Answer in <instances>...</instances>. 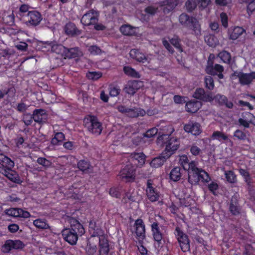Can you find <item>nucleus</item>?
<instances>
[{"label":"nucleus","instance_id":"1","mask_svg":"<svg viewBox=\"0 0 255 255\" xmlns=\"http://www.w3.org/2000/svg\"><path fill=\"white\" fill-rule=\"evenodd\" d=\"M99 241L100 249L99 255H108L109 252V245L108 241L104 235H99L97 238L90 239L85 248V251L87 255H94L97 251L96 243Z\"/></svg>","mask_w":255,"mask_h":255},{"label":"nucleus","instance_id":"2","mask_svg":"<svg viewBox=\"0 0 255 255\" xmlns=\"http://www.w3.org/2000/svg\"><path fill=\"white\" fill-rule=\"evenodd\" d=\"M188 181L192 185H196L200 180L203 182H208L210 177L205 170L198 168L195 161H191L189 166Z\"/></svg>","mask_w":255,"mask_h":255},{"label":"nucleus","instance_id":"3","mask_svg":"<svg viewBox=\"0 0 255 255\" xmlns=\"http://www.w3.org/2000/svg\"><path fill=\"white\" fill-rule=\"evenodd\" d=\"M179 21L183 26L192 29L196 35L201 34L200 24L195 17H190L187 14L183 13L179 16Z\"/></svg>","mask_w":255,"mask_h":255},{"label":"nucleus","instance_id":"4","mask_svg":"<svg viewBox=\"0 0 255 255\" xmlns=\"http://www.w3.org/2000/svg\"><path fill=\"white\" fill-rule=\"evenodd\" d=\"M215 60H217V58H215L213 54H211L208 58L205 71L208 74L218 75L219 79H222L224 77L222 74L224 67L220 64H214Z\"/></svg>","mask_w":255,"mask_h":255},{"label":"nucleus","instance_id":"5","mask_svg":"<svg viewBox=\"0 0 255 255\" xmlns=\"http://www.w3.org/2000/svg\"><path fill=\"white\" fill-rule=\"evenodd\" d=\"M164 139H168L166 142L165 149L164 151L167 154H169L170 157L178 148L180 142L178 138L175 137H169L167 134H162L158 137L157 140H164Z\"/></svg>","mask_w":255,"mask_h":255},{"label":"nucleus","instance_id":"6","mask_svg":"<svg viewBox=\"0 0 255 255\" xmlns=\"http://www.w3.org/2000/svg\"><path fill=\"white\" fill-rule=\"evenodd\" d=\"M85 127L93 134L99 135L102 130V124L95 117H90L84 120Z\"/></svg>","mask_w":255,"mask_h":255},{"label":"nucleus","instance_id":"7","mask_svg":"<svg viewBox=\"0 0 255 255\" xmlns=\"http://www.w3.org/2000/svg\"><path fill=\"white\" fill-rule=\"evenodd\" d=\"M119 176L124 182H132L135 179V170L130 164L127 165L120 171Z\"/></svg>","mask_w":255,"mask_h":255},{"label":"nucleus","instance_id":"8","mask_svg":"<svg viewBox=\"0 0 255 255\" xmlns=\"http://www.w3.org/2000/svg\"><path fill=\"white\" fill-rule=\"evenodd\" d=\"M177 237L181 250L186 252L190 250L189 240L188 236L180 230L179 227L176 228Z\"/></svg>","mask_w":255,"mask_h":255},{"label":"nucleus","instance_id":"9","mask_svg":"<svg viewBox=\"0 0 255 255\" xmlns=\"http://www.w3.org/2000/svg\"><path fill=\"white\" fill-rule=\"evenodd\" d=\"M98 15L97 12L94 10H90L82 16L81 22L84 25L94 24L98 21Z\"/></svg>","mask_w":255,"mask_h":255},{"label":"nucleus","instance_id":"10","mask_svg":"<svg viewBox=\"0 0 255 255\" xmlns=\"http://www.w3.org/2000/svg\"><path fill=\"white\" fill-rule=\"evenodd\" d=\"M193 97L204 102H212L213 101V95L210 92H205L203 88H197L193 94Z\"/></svg>","mask_w":255,"mask_h":255},{"label":"nucleus","instance_id":"11","mask_svg":"<svg viewBox=\"0 0 255 255\" xmlns=\"http://www.w3.org/2000/svg\"><path fill=\"white\" fill-rule=\"evenodd\" d=\"M25 23L27 25L35 26L39 24L42 20L41 14L37 11H29L27 15Z\"/></svg>","mask_w":255,"mask_h":255},{"label":"nucleus","instance_id":"12","mask_svg":"<svg viewBox=\"0 0 255 255\" xmlns=\"http://www.w3.org/2000/svg\"><path fill=\"white\" fill-rule=\"evenodd\" d=\"M235 75L239 78V82L242 85H249L255 79V72L250 73L235 72Z\"/></svg>","mask_w":255,"mask_h":255},{"label":"nucleus","instance_id":"13","mask_svg":"<svg viewBox=\"0 0 255 255\" xmlns=\"http://www.w3.org/2000/svg\"><path fill=\"white\" fill-rule=\"evenodd\" d=\"M24 246L23 243L20 240H7L2 246L3 252H9L12 249H22Z\"/></svg>","mask_w":255,"mask_h":255},{"label":"nucleus","instance_id":"14","mask_svg":"<svg viewBox=\"0 0 255 255\" xmlns=\"http://www.w3.org/2000/svg\"><path fill=\"white\" fill-rule=\"evenodd\" d=\"M142 86L143 83L141 81L133 80L128 82L125 87L124 90L126 93L133 95Z\"/></svg>","mask_w":255,"mask_h":255},{"label":"nucleus","instance_id":"15","mask_svg":"<svg viewBox=\"0 0 255 255\" xmlns=\"http://www.w3.org/2000/svg\"><path fill=\"white\" fill-rule=\"evenodd\" d=\"M184 129L186 132L191 133L194 135H198L202 132L200 125L193 121H190L188 124L185 125Z\"/></svg>","mask_w":255,"mask_h":255},{"label":"nucleus","instance_id":"16","mask_svg":"<svg viewBox=\"0 0 255 255\" xmlns=\"http://www.w3.org/2000/svg\"><path fill=\"white\" fill-rule=\"evenodd\" d=\"M14 165V163L7 156H2L0 158V172L6 173V170L11 169Z\"/></svg>","mask_w":255,"mask_h":255},{"label":"nucleus","instance_id":"17","mask_svg":"<svg viewBox=\"0 0 255 255\" xmlns=\"http://www.w3.org/2000/svg\"><path fill=\"white\" fill-rule=\"evenodd\" d=\"M62 236L66 242L74 245L76 244L79 235L69 229H65L62 232Z\"/></svg>","mask_w":255,"mask_h":255},{"label":"nucleus","instance_id":"18","mask_svg":"<svg viewBox=\"0 0 255 255\" xmlns=\"http://www.w3.org/2000/svg\"><path fill=\"white\" fill-rule=\"evenodd\" d=\"M170 157L169 154H167L164 151L160 156L153 158L150 163V166L157 168L161 166L166 160Z\"/></svg>","mask_w":255,"mask_h":255},{"label":"nucleus","instance_id":"19","mask_svg":"<svg viewBox=\"0 0 255 255\" xmlns=\"http://www.w3.org/2000/svg\"><path fill=\"white\" fill-rule=\"evenodd\" d=\"M146 194L148 199L151 202L157 201L159 198V194L155 189L152 186V183L149 180L147 183Z\"/></svg>","mask_w":255,"mask_h":255},{"label":"nucleus","instance_id":"20","mask_svg":"<svg viewBox=\"0 0 255 255\" xmlns=\"http://www.w3.org/2000/svg\"><path fill=\"white\" fill-rule=\"evenodd\" d=\"M136 228L135 233L136 236L143 239L145 237V226L142 219H137L134 223Z\"/></svg>","mask_w":255,"mask_h":255},{"label":"nucleus","instance_id":"21","mask_svg":"<svg viewBox=\"0 0 255 255\" xmlns=\"http://www.w3.org/2000/svg\"><path fill=\"white\" fill-rule=\"evenodd\" d=\"M32 115L33 120L38 123L45 122L47 119L46 112L42 109L35 110Z\"/></svg>","mask_w":255,"mask_h":255},{"label":"nucleus","instance_id":"22","mask_svg":"<svg viewBox=\"0 0 255 255\" xmlns=\"http://www.w3.org/2000/svg\"><path fill=\"white\" fill-rule=\"evenodd\" d=\"M202 104L200 101L192 100L187 102L186 104V109L188 112L195 113L201 107Z\"/></svg>","mask_w":255,"mask_h":255},{"label":"nucleus","instance_id":"23","mask_svg":"<svg viewBox=\"0 0 255 255\" xmlns=\"http://www.w3.org/2000/svg\"><path fill=\"white\" fill-rule=\"evenodd\" d=\"M65 32L68 35L72 36H77L81 33V30H79L74 23L69 22L65 26Z\"/></svg>","mask_w":255,"mask_h":255},{"label":"nucleus","instance_id":"24","mask_svg":"<svg viewBox=\"0 0 255 255\" xmlns=\"http://www.w3.org/2000/svg\"><path fill=\"white\" fill-rule=\"evenodd\" d=\"M179 0H164L160 2L161 6H166L163 9L165 13H168L173 10L178 4Z\"/></svg>","mask_w":255,"mask_h":255},{"label":"nucleus","instance_id":"25","mask_svg":"<svg viewBox=\"0 0 255 255\" xmlns=\"http://www.w3.org/2000/svg\"><path fill=\"white\" fill-rule=\"evenodd\" d=\"M213 100H215L220 105H225L228 108H232L233 107L232 102L229 101L227 98L224 95L217 94L215 96H213Z\"/></svg>","mask_w":255,"mask_h":255},{"label":"nucleus","instance_id":"26","mask_svg":"<svg viewBox=\"0 0 255 255\" xmlns=\"http://www.w3.org/2000/svg\"><path fill=\"white\" fill-rule=\"evenodd\" d=\"M129 55L131 58L135 59L138 62L142 63L148 62L147 57L138 50H131L129 52Z\"/></svg>","mask_w":255,"mask_h":255},{"label":"nucleus","instance_id":"27","mask_svg":"<svg viewBox=\"0 0 255 255\" xmlns=\"http://www.w3.org/2000/svg\"><path fill=\"white\" fill-rule=\"evenodd\" d=\"M151 229L154 240L160 243L162 239V234L160 231L158 224L157 222H154L151 225Z\"/></svg>","mask_w":255,"mask_h":255},{"label":"nucleus","instance_id":"28","mask_svg":"<svg viewBox=\"0 0 255 255\" xmlns=\"http://www.w3.org/2000/svg\"><path fill=\"white\" fill-rule=\"evenodd\" d=\"M181 170L180 167H175L173 168L169 175L170 179L174 182L179 181L181 179L182 175Z\"/></svg>","mask_w":255,"mask_h":255},{"label":"nucleus","instance_id":"29","mask_svg":"<svg viewBox=\"0 0 255 255\" xmlns=\"http://www.w3.org/2000/svg\"><path fill=\"white\" fill-rule=\"evenodd\" d=\"M132 159L137 166H142L145 162V156L142 153H135L132 155Z\"/></svg>","mask_w":255,"mask_h":255},{"label":"nucleus","instance_id":"30","mask_svg":"<svg viewBox=\"0 0 255 255\" xmlns=\"http://www.w3.org/2000/svg\"><path fill=\"white\" fill-rule=\"evenodd\" d=\"M6 177H7L10 180L15 183H19L20 179L18 175L16 173L15 171L11 169L6 170V173H2Z\"/></svg>","mask_w":255,"mask_h":255},{"label":"nucleus","instance_id":"31","mask_svg":"<svg viewBox=\"0 0 255 255\" xmlns=\"http://www.w3.org/2000/svg\"><path fill=\"white\" fill-rule=\"evenodd\" d=\"M245 32V30L241 27H235L232 31L230 38L233 40H236Z\"/></svg>","mask_w":255,"mask_h":255},{"label":"nucleus","instance_id":"32","mask_svg":"<svg viewBox=\"0 0 255 255\" xmlns=\"http://www.w3.org/2000/svg\"><path fill=\"white\" fill-rule=\"evenodd\" d=\"M120 31L125 35H131L135 33L134 28L128 24L122 25L120 27Z\"/></svg>","mask_w":255,"mask_h":255},{"label":"nucleus","instance_id":"33","mask_svg":"<svg viewBox=\"0 0 255 255\" xmlns=\"http://www.w3.org/2000/svg\"><path fill=\"white\" fill-rule=\"evenodd\" d=\"M34 225L40 229H50V226L45 219H38L33 221Z\"/></svg>","mask_w":255,"mask_h":255},{"label":"nucleus","instance_id":"34","mask_svg":"<svg viewBox=\"0 0 255 255\" xmlns=\"http://www.w3.org/2000/svg\"><path fill=\"white\" fill-rule=\"evenodd\" d=\"M240 208L238 206V203L236 199L232 198L230 205V211L234 215L240 214Z\"/></svg>","mask_w":255,"mask_h":255},{"label":"nucleus","instance_id":"35","mask_svg":"<svg viewBox=\"0 0 255 255\" xmlns=\"http://www.w3.org/2000/svg\"><path fill=\"white\" fill-rule=\"evenodd\" d=\"M218 58H220L224 63L229 64L231 60V56L229 52L226 51H223L220 52L218 55Z\"/></svg>","mask_w":255,"mask_h":255},{"label":"nucleus","instance_id":"36","mask_svg":"<svg viewBox=\"0 0 255 255\" xmlns=\"http://www.w3.org/2000/svg\"><path fill=\"white\" fill-rule=\"evenodd\" d=\"M79 50L77 48L68 49L66 48L64 54L68 58H73L79 55Z\"/></svg>","mask_w":255,"mask_h":255},{"label":"nucleus","instance_id":"37","mask_svg":"<svg viewBox=\"0 0 255 255\" xmlns=\"http://www.w3.org/2000/svg\"><path fill=\"white\" fill-rule=\"evenodd\" d=\"M124 71L126 74L133 78H139L140 76L138 72L136 71L134 69L130 67H125Z\"/></svg>","mask_w":255,"mask_h":255},{"label":"nucleus","instance_id":"38","mask_svg":"<svg viewBox=\"0 0 255 255\" xmlns=\"http://www.w3.org/2000/svg\"><path fill=\"white\" fill-rule=\"evenodd\" d=\"M212 138L214 139H217L219 141L222 140H226L228 139V136L224 133L219 131H214L212 135Z\"/></svg>","mask_w":255,"mask_h":255},{"label":"nucleus","instance_id":"39","mask_svg":"<svg viewBox=\"0 0 255 255\" xmlns=\"http://www.w3.org/2000/svg\"><path fill=\"white\" fill-rule=\"evenodd\" d=\"M179 162L184 170H189V166L191 164V162H189L188 157L186 155L181 156Z\"/></svg>","mask_w":255,"mask_h":255},{"label":"nucleus","instance_id":"40","mask_svg":"<svg viewBox=\"0 0 255 255\" xmlns=\"http://www.w3.org/2000/svg\"><path fill=\"white\" fill-rule=\"evenodd\" d=\"M19 212H21V209L10 208L4 211L5 214L13 217H20Z\"/></svg>","mask_w":255,"mask_h":255},{"label":"nucleus","instance_id":"41","mask_svg":"<svg viewBox=\"0 0 255 255\" xmlns=\"http://www.w3.org/2000/svg\"><path fill=\"white\" fill-rule=\"evenodd\" d=\"M205 87L209 90H212L214 88V82L213 78L211 76H206L204 78Z\"/></svg>","mask_w":255,"mask_h":255},{"label":"nucleus","instance_id":"42","mask_svg":"<svg viewBox=\"0 0 255 255\" xmlns=\"http://www.w3.org/2000/svg\"><path fill=\"white\" fill-rule=\"evenodd\" d=\"M225 175L226 176V178L227 180L231 183H234L236 182L237 179L236 176L234 172L232 171H225Z\"/></svg>","mask_w":255,"mask_h":255},{"label":"nucleus","instance_id":"43","mask_svg":"<svg viewBox=\"0 0 255 255\" xmlns=\"http://www.w3.org/2000/svg\"><path fill=\"white\" fill-rule=\"evenodd\" d=\"M66 48L60 44H55L51 46V51L58 54H64Z\"/></svg>","mask_w":255,"mask_h":255},{"label":"nucleus","instance_id":"44","mask_svg":"<svg viewBox=\"0 0 255 255\" xmlns=\"http://www.w3.org/2000/svg\"><path fill=\"white\" fill-rule=\"evenodd\" d=\"M68 229L73 232L76 233L77 234H79V236H80L83 235L85 233V230L83 226L80 223L77 224L72 228H70Z\"/></svg>","mask_w":255,"mask_h":255},{"label":"nucleus","instance_id":"45","mask_svg":"<svg viewBox=\"0 0 255 255\" xmlns=\"http://www.w3.org/2000/svg\"><path fill=\"white\" fill-rule=\"evenodd\" d=\"M65 138L64 134L62 132H57L55 133L54 137L51 140V143L56 145L59 142L62 141Z\"/></svg>","mask_w":255,"mask_h":255},{"label":"nucleus","instance_id":"46","mask_svg":"<svg viewBox=\"0 0 255 255\" xmlns=\"http://www.w3.org/2000/svg\"><path fill=\"white\" fill-rule=\"evenodd\" d=\"M197 2L196 0H188L185 3L186 9L188 12H192L197 6Z\"/></svg>","mask_w":255,"mask_h":255},{"label":"nucleus","instance_id":"47","mask_svg":"<svg viewBox=\"0 0 255 255\" xmlns=\"http://www.w3.org/2000/svg\"><path fill=\"white\" fill-rule=\"evenodd\" d=\"M37 162L42 165L45 169H46L51 166L52 163L49 160L45 158L39 157L37 159Z\"/></svg>","mask_w":255,"mask_h":255},{"label":"nucleus","instance_id":"48","mask_svg":"<svg viewBox=\"0 0 255 255\" xmlns=\"http://www.w3.org/2000/svg\"><path fill=\"white\" fill-rule=\"evenodd\" d=\"M78 168L81 171L84 172L90 168V165L87 161L81 160L77 164Z\"/></svg>","mask_w":255,"mask_h":255},{"label":"nucleus","instance_id":"49","mask_svg":"<svg viewBox=\"0 0 255 255\" xmlns=\"http://www.w3.org/2000/svg\"><path fill=\"white\" fill-rule=\"evenodd\" d=\"M233 136L240 140H245L247 138L246 133L240 129H237L234 132Z\"/></svg>","mask_w":255,"mask_h":255},{"label":"nucleus","instance_id":"50","mask_svg":"<svg viewBox=\"0 0 255 255\" xmlns=\"http://www.w3.org/2000/svg\"><path fill=\"white\" fill-rule=\"evenodd\" d=\"M171 43L176 48L182 51V48L180 44V39L177 36H174L170 40Z\"/></svg>","mask_w":255,"mask_h":255},{"label":"nucleus","instance_id":"51","mask_svg":"<svg viewBox=\"0 0 255 255\" xmlns=\"http://www.w3.org/2000/svg\"><path fill=\"white\" fill-rule=\"evenodd\" d=\"M86 76L89 79L96 80L102 76V73L98 72H89Z\"/></svg>","mask_w":255,"mask_h":255},{"label":"nucleus","instance_id":"52","mask_svg":"<svg viewBox=\"0 0 255 255\" xmlns=\"http://www.w3.org/2000/svg\"><path fill=\"white\" fill-rule=\"evenodd\" d=\"M158 132V129L156 128H153L148 129L143 134L144 136L150 138L155 136Z\"/></svg>","mask_w":255,"mask_h":255},{"label":"nucleus","instance_id":"53","mask_svg":"<svg viewBox=\"0 0 255 255\" xmlns=\"http://www.w3.org/2000/svg\"><path fill=\"white\" fill-rule=\"evenodd\" d=\"M121 90L117 87L111 86L109 88V94L112 97H116L119 95Z\"/></svg>","mask_w":255,"mask_h":255},{"label":"nucleus","instance_id":"54","mask_svg":"<svg viewBox=\"0 0 255 255\" xmlns=\"http://www.w3.org/2000/svg\"><path fill=\"white\" fill-rule=\"evenodd\" d=\"M190 150L191 153L195 156L198 155L202 152L201 149L195 144L191 146Z\"/></svg>","mask_w":255,"mask_h":255},{"label":"nucleus","instance_id":"55","mask_svg":"<svg viewBox=\"0 0 255 255\" xmlns=\"http://www.w3.org/2000/svg\"><path fill=\"white\" fill-rule=\"evenodd\" d=\"M88 50L92 54H99L102 52L100 47L96 45L90 46L88 48Z\"/></svg>","mask_w":255,"mask_h":255},{"label":"nucleus","instance_id":"56","mask_svg":"<svg viewBox=\"0 0 255 255\" xmlns=\"http://www.w3.org/2000/svg\"><path fill=\"white\" fill-rule=\"evenodd\" d=\"M127 115L131 118L137 117L139 116L138 110L136 109H128Z\"/></svg>","mask_w":255,"mask_h":255},{"label":"nucleus","instance_id":"57","mask_svg":"<svg viewBox=\"0 0 255 255\" xmlns=\"http://www.w3.org/2000/svg\"><path fill=\"white\" fill-rule=\"evenodd\" d=\"M33 115L30 114L24 115L23 118V122L26 126L30 125L32 122Z\"/></svg>","mask_w":255,"mask_h":255},{"label":"nucleus","instance_id":"58","mask_svg":"<svg viewBox=\"0 0 255 255\" xmlns=\"http://www.w3.org/2000/svg\"><path fill=\"white\" fill-rule=\"evenodd\" d=\"M158 11V7L154 6H148L145 9V11L149 14L154 15Z\"/></svg>","mask_w":255,"mask_h":255},{"label":"nucleus","instance_id":"59","mask_svg":"<svg viewBox=\"0 0 255 255\" xmlns=\"http://www.w3.org/2000/svg\"><path fill=\"white\" fill-rule=\"evenodd\" d=\"M109 193L111 196L116 198H118L120 196L119 189L115 187L111 188Z\"/></svg>","mask_w":255,"mask_h":255},{"label":"nucleus","instance_id":"60","mask_svg":"<svg viewBox=\"0 0 255 255\" xmlns=\"http://www.w3.org/2000/svg\"><path fill=\"white\" fill-rule=\"evenodd\" d=\"M220 17H221L222 25L225 27H227L228 26V17H227V14L223 12L221 13L220 14Z\"/></svg>","mask_w":255,"mask_h":255},{"label":"nucleus","instance_id":"61","mask_svg":"<svg viewBox=\"0 0 255 255\" xmlns=\"http://www.w3.org/2000/svg\"><path fill=\"white\" fill-rule=\"evenodd\" d=\"M27 44L24 42H20L19 44L15 45L16 48L21 51H26Z\"/></svg>","mask_w":255,"mask_h":255},{"label":"nucleus","instance_id":"62","mask_svg":"<svg viewBox=\"0 0 255 255\" xmlns=\"http://www.w3.org/2000/svg\"><path fill=\"white\" fill-rule=\"evenodd\" d=\"M247 10L248 13H249V11L253 12L255 11V0H253L249 3Z\"/></svg>","mask_w":255,"mask_h":255},{"label":"nucleus","instance_id":"63","mask_svg":"<svg viewBox=\"0 0 255 255\" xmlns=\"http://www.w3.org/2000/svg\"><path fill=\"white\" fill-rule=\"evenodd\" d=\"M173 99L174 102L176 104H182L185 102L184 98L179 95L174 96Z\"/></svg>","mask_w":255,"mask_h":255},{"label":"nucleus","instance_id":"64","mask_svg":"<svg viewBox=\"0 0 255 255\" xmlns=\"http://www.w3.org/2000/svg\"><path fill=\"white\" fill-rule=\"evenodd\" d=\"M162 43L164 46L171 53H173L174 50L172 46L170 45L169 43L166 40H163Z\"/></svg>","mask_w":255,"mask_h":255}]
</instances>
